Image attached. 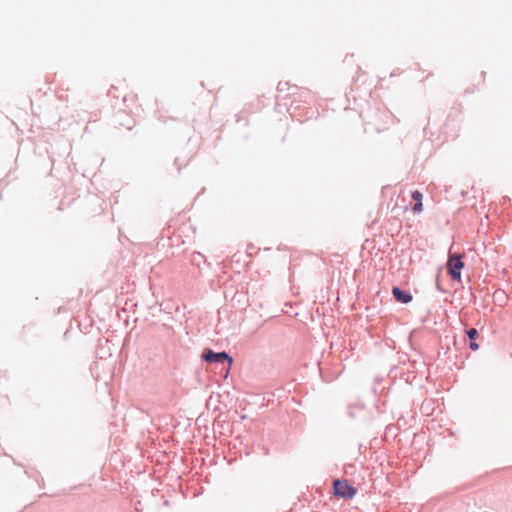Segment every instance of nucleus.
Segmentation results:
<instances>
[{
	"instance_id": "1",
	"label": "nucleus",
	"mask_w": 512,
	"mask_h": 512,
	"mask_svg": "<svg viewBox=\"0 0 512 512\" xmlns=\"http://www.w3.org/2000/svg\"><path fill=\"white\" fill-rule=\"evenodd\" d=\"M204 361L208 363L223 364L228 362L229 366L232 364V358L226 352H214L211 349H205L202 354Z\"/></svg>"
},
{
	"instance_id": "2",
	"label": "nucleus",
	"mask_w": 512,
	"mask_h": 512,
	"mask_svg": "<svg viewBox=\"0 0 512 512\" xmlns=\"http://www.w3.org/2000/svg\"><path fill=\"white\" fill-rule=\"evenodd\" d=\"M463 266H464V263L461 260L460 255H458V254H450L449 259H448V263H447V267H448V271H449V274H450L452 279L460 280V278H461V269L463 268Z\"/></svg>"
},
{
	"instance_id": "3",
	"label": "nucleus",
	"mask_w": 512,
	"mask_h": 512,
	"mask_svg": "<svg viewBox=\"0 0 512 512\" xmlns=\"http://www.w3.org/2000/svg\"><path fill=\"white\" fill-rule=\"evenodd\" d=\"M333 487L335 495L342 498L350 499L356 494V489L350 486L346 481L335 480Z\"/></svg>"
},
{
	"instance_id": "4",
	"label": "nucleus",
	"mask_w": 512,
	"mask_h": 512,
	"mask_svg": "<svg viewBox=\"0 0 512 512\" xmlns=\"http://www.w3.org/2000/svg\"><path fill=\"white\" fill-rule=\"evenodd\" d=\"M392 294L395 299L401 303H409L412 300V296L408 292L401 290L399 287H393Z\"/></svg>"
},
{
	"instance_id": "5",
	"label": "nucleus",
	"mask_w": 512,
	"mask_h": 512,
	"mask_svg": "<svg viewBox=\"0 0 512 512\" xmlns=\"http://www.w3.org/2000/svg\"><path fill=\"white\" fill-rule=\"evenodd\" d=\"M478 335V331L475 328H471L467 331V336L469 339L473 340Z\"/></svg>"
},
{
	"instance_id": "6",
	"label": "nucleus",
	"mask_w": 512,
	"mask_h": 512,
	"mask_svg": "<svg viewBox=\"0 0 512 512\" xmlns=\"http://www.w3.org/2000/svg\"><path fill=\"white\" fill-rule=\"evenodd\" d=\"M412 198H413V200H415L416 202H422V194H421L419 191H415V192H413V194H412Z\"/></svg>"
},
{
	"instance_id": "7",
	"label": "nucleus",
	"mask_w": 512,
	"mask_h": 512,
	"mask_svg": "<svg viewBox=\"0 0 512 512\" xmlns=\"http://www.w3.org/2000/svg\"><path fill=\"white\" fill-rule=\"evenodd\" d=\"M422 210V202H416V204L413 207L414 212H420Z\"/></svg>"
},
{
	"instance_id": "8",
	"label": "nucleus",
	"mask_w": 512,
	"mask_h": 512,
	"mask_svg": "<svg viewBox=\"0 0 512 512\" xmlns=\"http://www.w3.org/2000/svg\"><path fill=\"white\" fill-rule=\"evenodd\" d=\"M469 347L475 351L479 348V345L476 342H470Z\"/></svg>"
}]
</instances>
